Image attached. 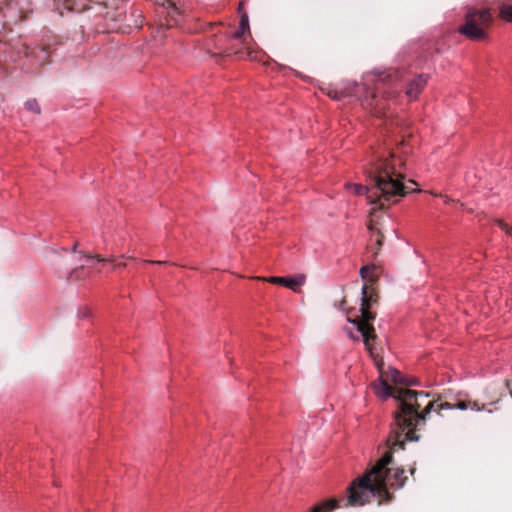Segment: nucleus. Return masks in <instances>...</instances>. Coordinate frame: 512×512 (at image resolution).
<instances>
[{
	"instance_id": "nucleus-1",
	"label": "nucleus",
	"mask_w": 512,
	"mask_h": 512,
	"mask_svg": "<svg viewBox=\"0 0 512 512\" xmlns=\"http://www.w3.org/2000/svg\"><path fill=\"white\" fill-rule=\"evenodd\" d=\"M374 350L375 347L373 348L374 355L371 353L370 355L376 362L380 376L379 383H374L373 389L383 399L393 397L397 400L398 409L393 414L394 423L386 440L389 450L363 476L351 482L347 488L345 507L363 506L370 502L371 497L378 499V505L388 504L394 499V494L390 492V489L403 487L407 477L404 475L403 468L392 466L393 451L403 449L406 440L415 441L419 439L416 429L421 423L425 422L426 415L432 410L440 412L444 409L454 408L476 411L484 409V405L471 400H458L456 403L444 402L440 404H436V401H429L423 412H419L421 404L418 402V397H427L429 394L389 385V381L394 384H402L404 376L394 368L384 371L383 360L377 359L378 355Z\"/></svg>"
},
{
	"instance_id": "nucleus-2",
	"label": "nucleus",
	"mask_w": 512,
	"mask_h": 512,
	"mask_svg": "<svg viewBox=\"0 0 512 512\" xmlns=\"http://www.w3.org/2000/svg\"><path fill=\"white\" fill-rule=\"evenodd\" d=\"M402 159L392 152H375L364 166L369 185L349 184L356 195H366L372 209L385 210L410 192L403 183Z\"/></svg>"
},
{
	"instance_id": "nucleus-3",
	"label": "nucleus",
	"mask_w": 512,
	"mask_h": 512,
	"mask_svg": "<svg viewBox=\"0 0 512 512\" xmlns=\"http://www.w3.org/2000/svg\"><path fill=\"white\" fill-rule=\"evenodd\" d=\"M376 279L374 276L369 277L368 283L362 287V297L360 306V316L355 319H351L347 316L349 322L354 323L357 326V331L361 334L363 343L369 353L373 354L374 343L377 340V334L372 322L376 318V314L370 311L373 304L378 302V294L374 288Z\"/></svg>"
},
{
	"instance_id": "nucleus-4",
	"label": "nucleus",
	"mask_w": 512,
	"mask_h": 512,
	"mask_svg": "<svg viewBox=\"0 0 512 512\" xmlns=\"http://www.w3.org/2000/svg\"><path fill=\"white\" fill-rule=\"evenodd\" d=\"M494 18L489 8L467 9L464 23L459 26L458 32L472 41H483L488 38L489 29L493 25Z\"/></svg>"
},
{
	"instance_id": "nucleus-5",
	"label": "nucleus",
	"mask_w": 512,
	"mask_h": 512,
	"mask_svg": "<svg viewBox=\"0 0 512 512\" xmlns=\"http://www.w3.org/2000/svg\"><path fill=\"white\" fill-rule=\"evenodd\" d=\"M400 78V71L395 69L379 74L376 81V92L372 95V100L377 97V94H381L385 99L396 98L400 94V90L396 85Z\"/></svg>"
},
{
	"instance_id": "nucleus-6",
	"label": "nucleus",
	"mask_w": 512,
	"mask_h": 512,
	"mask_svg": "<svg viewBox=\"0 0 512 512\" xmlns=\"http://www.w3.org/2000/svg\"><path fill=\"white\" fill-rule=\"evenodd\" d=\"M22 52L27 59L25 65L30 73H39L42 67L50 62L51 50L48 45L37 47L23 45Z\"/></svg>"
},
{
	"instance_id": "nucleus-7",
	"label": "nucleus",
	"mask_w": 512,
	"mask_h": 512,
	"mask_svg": "<svg viewBox=\"0 0 512 512\" xmlns=\"http://www.w3.org/2000/svg\"><path fill=\"white\" fill-rule=\"evenodd\" d=\"M235 40L231 34L225 35L218 39H214L207 44V49L212 56H229L231 54H238L239 49H236L231 41Z\"/></svg>"
},
{
	"instance_id": "nucleus-8",
	"label": "nucleus",
	"mask_w": 512,
	"mask_h": 512,
	"mask_svg": "<svg viewBox=\"0 0 512 512\" xmlns=\"http://www.w3.org/2000/svg\"><path fill=\"white\" fill-rule=\"evenodd\" d=\"M380 224L379 217L376 214V209H371L369 214V222H368V229L373 232L374 234L371 236V241L375 237V247L373 244H370L368 246L369 251L372 253V255L375 257L378 255L379 251L381 250V247L383 245L384 235L381 233V231L377 228V226Z\"/></svg>"
},
{
	"instance_id": "nucleus-9",
	"label": "nucleus",
	"mask_w": 512,
	"mask_h": 512,
	"mask_svg": "<svg viewBox=\"0 0 512 512\" xmlns=\"http://www.w3.org/2000/svg\"><path fill=\"white\" fill-rule=\"evenodd\" d=\"M257 280L269 282L272 284H279L283 285L294 292H299V288L305 283L306 276L303 274L297 275L295 277H278V276H272V277H255Z\"/></svg>"
},
{
	"instance_id": "nucleus-10",
	"label": "nucleus",
	"mask_w": 512,
	"mask_h": 512,
	"mask_svg": "<svg viewBox=\"0 0 512 512\" xmlns=\"http://www.w3.org/2000/svg\"><path fill=\"white\" fill-rule=\"evenodd\" d=\"M428 82V76L425 74H420L414 79H412L407 88L406 95L410 100H414L418 97V95L422 92Z\"/></svg>"
},
{
	"instance_id": "nucleus-11",
	"label": "nucleus",
	"mask_w": 512,
	"mask_h": 512,
	"mask_svg": "<svg viewBox=\"0 0 512 512\" xmlns=\"http://www.w3.org/2000/svg\"><path fill=\"white\" fill-rule=\"evenodd\" d=\"M250 35L249 19L246 13H243L240 18V27L238 30L231 33V37L241 40L243 44L246 43L245 34Z\"/></svg>"
},
{
	"instance_id": "nucleus-12",
	"label": "nucleus",
	"mask_w": 512,
	"mask_h": 512,
	"mask_svg": "<svg viewBox=\"0 0 512 512\" xmlns=\"http://www.w3.org/2000/svg\"><path fill=\"white\" fill-rule=\"evenodd\" d=\"M168 6L166 7L167 10V18L165 25L167 27H172L174 25H177L181 20V12L180 10L175 6L174 3L171 1L167 2Z\"/></svg>"
},
{
	"instance_id": "nucleus-13",
	"label": "nucleus",
	"mask_w": 512,
	"mask_h": 512,
	"mask_svg": "<svg viewBox=\"0 0 512 512\" xmlns=\"http://www.w3.org/2000/svg\"><path fill=\"white\" fill-rule=\"evenodd\" d=\"M341 507L340 501L336 498H331L314 505L310 512H331Z\"/></svg>"
},
{
	"instance_id": "nucleus-14",
	"label": "nucleus",
	"mask_w": 512,
	"mask_h": 512,
	"mask_svg": "<svg viewBox=\"0 0 512 512\" xmlns=\"http://www.w3.org/2000/svg\"><path fill=\"white\" fill-rule=\"evenodd\" d=\"M499 17L509 23H512V4L504 2L499 6Z\"/></svg>"
},
{
	"instance_id": "nucleus-15",
	"label": "nucleus",
	"mask_w": 512,
	"mask_h": 512,
	"mask_svg": "<svg viewBox=\"0 0 512 512\" xmlns=\"http://www.w3.org/2000/svg\"><path fill=\"white\" fill-rule=\"evenodd\" d=\"M85 277H87V272H86V268L84 267V265L74 268L69 274V279H72V280H80V279H84Z\"/></svg>"
},
{
	"instance_id": "nucleus-16",
	"label": "nucleus",
	"mask_w": 512,
	"mask_h": 512,
	"mask_svg": "<svg viewBox=\"0 0 512 512\" xmlns=\"http://www.w3.org/2000/svg\"><path fill=\"white\" fill-rule=\"evenodd\" d=\"M25 107L27 110H29L35 114H40V112H41L40 105L36 99L27 100L25 103Z\"/></svg>"
},
{
	"instance_id": "nucleus-17",
	"label": "nucleus",
	"mask_w": 512,
	"mask_h": 512,
	"mask_svg": "<svg viewBox=\"0 0 512 512\" xmlns=\"http://www.w3.org/2000/svg\"><path fill=\"white\" fill-rule=\"evenodd\" d=\"M326 93L330 98L336 99V100H338L344 96V92H342V91L338 92L337 90H334L332 88H328Z\"/></svg>"
},
{
	"instance_id": "nucleus-18",
	"label": "nucleus",
	"mask_w": 512,
	"mask_h": 512,
	"mask_svg": "<svg viewBox=\"0 0 512 512\" xmlns=\"http://www.w3.org/2000/svg\"><path fill=\"white\" fill-rule=\"evenodd\" d=\"M402 385H405V386H418L419 385V380L417 378H414V377H404L403 378V381H402Z\"/></svg>"
},
{
	"instance_id": "nucleus-19",
	"label": "nucleus",
	"mask_w": 512,
	"mask_h": 512,
	"mask_svg": "<svg viewBox=\"0 0 512 512\" xmlns=\"http://www.w3.org/2000/svg\"><path fill=\"white\" fill-rule=\"evenodd\" d=\"M374 269V266H363L360 269L361 278L366 280L368 278V271Z\"/></svg>"
},
{
	"instance_id": "nucleus-20",
	"label": "nucleus",
	"mask_w": 512,
	"mask_h": 512,
	"mask_svg": "<svg viewBox=\"0 0 512 512\" xmlns=\"http://www.w3.org/2000/svg\"><path fill=\"white\" fill-rule=\"evenodd\" d=\"M90 314H91V311H90V309H89V308H87V307H84V308H82V309H80V310H79V316H80L81 318H87V317H89V316H90Z\"/></svg>"
},
{
	"instance_id": "nucleus-21",
	"label": "nucleus",
	"mask_w": 512,
	"mask_h": 512,
	"mask_svg": "<svg viewBox=\"0 0 512 512\" xmlns=\"http://www.w3.org/2000/svg\"><path fill=\"white\" fill-rule=\"evenodd\" d=\"M144 263L163 265V264H166L167 262L166 261L145 260Z\"/></svg>"
},
{
	"instance_id": "nucleus-22",
	"label": "nucleus",
	"mask_w": 512,
	"mask_h": 512,
	"mask_svg": "<svg viewBox=\"0 0 512 512\" xmlns=\"http://www.w3.org/2000/svg\"><path fill=\"white\" fill-rule=\"evenodd\" d=\"M95 257H96V259L98 260V262L112 261V259H105V258H102V257H101V256H99V255H96Z\"/></svg>"
},
{
	"instance_id": "nucleus-23",
	"label": "nucleus",
	"mask_w": 512,
	"mask_h": 512,
	"mask_svg": "<svg viewBox=\"0 0 512 512\" xmlns=\"http://www.w3.org/2000/svg\"><path fill=\"white\" fill-rule=\"evenodd\" d=\"M115 267H117V268H123V267H126V264H125V263H119V264H117Z\"/></svg>"
},
{
	"instance_id": "nucleus-24",
	"label": "nucleus",
	"mask_w": 512,
	"mask_h": 512,
	"mask_svg": "<svg viewBox=\"0 0 512 512\" xmlns=\"http://www.w3.org/2000/svg\"><path fill=\"white\" fill-rule=\"evenodd\" d=\"M345 303H346V300H345V298H343V299L340 301V307H342Z\"/></svg>"
},
{
	"instance_id": "nucleus-25",
	"label": "nucleus",
	"mask_w": 512,
	"mask_h": 512,
	"mask_svg": "<svg viewBox=\"0 0 512 512\" xmlns=\"http://www.w3.org/2000/svg\"><path fill=\"white\" fill-rule=\"evenodd\" d=\"M420 398L421 397H418V400H420ZM423 398L426 399L427 397H423ZM418 402L422 405V403H424V400H421V402L420 401H418Z\"/></svg>"
},
{
	"instance_id": "nucleus-26",
	"label": "nucleus",
	"mask_w": 512,
	"mask_h": 512,
	"mask_svg": "<svg viewBox=\"0 0 512 512\" xmlns=\"http://www.w3.org/2000/svg\"><path fill=\"white\" fill-rule=\"evenodd\" d=\"M507 232L512 235V228L507 229Z\"/></svg>"
},
{
	"instance_id": "nucleus-27",
	"label": "nucleus",
	"mask_w": 512,
	"mask_h": 512,
	"mask_svg": "<svg viewBox=\"0 0 512 512\" xmlns=\"http://www.w3.org/2000/svg\"><path fill=\"white\" fill-rule=\"evenodd\" d=\"M83 257L88 258V259L92 258L90 255H84Z\"/></svg>"
},
{
	"instance_id": "nucleus-28",
	"label": "nucleus",
	"mask_w": 512,
	"mask_h": 512,
	"mask_svg": "<svg viewBox=\"0 0 512 512\" xmlns=\"http://www.w3.org/2000/svg\"><path fill=\"white\" fill-rule=\"evenodd\" d=\"M350 338L356 339V338L353 336V334H350Z\"/></svg>"
}]
</instances>
